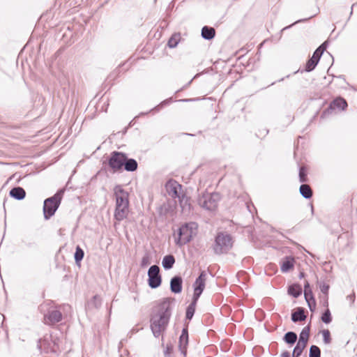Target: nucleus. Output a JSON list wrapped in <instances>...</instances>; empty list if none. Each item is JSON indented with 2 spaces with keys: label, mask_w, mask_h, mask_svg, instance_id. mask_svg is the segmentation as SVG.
Here are the masks:
<instances>
[{
  "label": "nucleus",
  "mask_w": 357,
  "mask_h": 357,
  "mask_svg": "<svg viewBox=\"0 0 357 357\" xmlns=\"http://www.w3.org/2000/svg\"><path fill=\"white\" fill-rule=\"evenodd\" d=\"M174 301V298H164L153 307L150 323L155 337H158L166 330L172 315Z\"/></svg>",
  "instance_id": "nucleus-1"
},
{
  "label": "nucleus",
  "mask_w": 357,
  "mask_h": 357,
  "mask_svg": "<svg viewBox=\"0 0 357 357\" xmlns=\"http://www.w3.org/2000/svg\"><path fill=\"white\" fill-rule=\"evenodd\" d=\"M108 165L114 173L124 169L127 172H135L138 167V163L134 158H128L125 153L114 151L110 153Z\"/></svg>",
  "instance_id": "nucleus-2"
},
{
  "label": "nucleus",
  "mask_w": 357,
  "mask_h": 357,
  "mask_svg": "<svg viewBox=\"0 0 357 357\" xmlns=\"http://www.w3.org/2000/svg\"><path fill=\"white\" fill-rule=\"evenodd\" d=\"M63 193V189L59 190L54 195L44 201L43 214L45 220L50 219L54 215L61 204Z\"/></svg>",
  "instance_id": "nucleus-3"
},
{
  "label": "nucleus",
  "mask_w": 357,
  "mask_h": 357,
  "mask_svg": "<svg viewBox=\"0 0 357 357\" xmlns=\"http://www.w3.org/2000/svg\"><path fill=\"white\" fill-rule=\"evenodd\" d=\"M233 246V239L230 234L227 232H219L217 234L213 250L216 255L227 253Z\"/></svg>",
  "instance_id": "nucleus-4"
},
{
  "label": "nucleus",
  "mask_w": 357,
  "mask_h": 357,
  "mask_svg": "<svg viewBox=\"0 0 357 357\" xmlns=\"http://www.w3.org/2000/svg\"><path fill=\"white\" fill-rule=\"evenodd\" d=\"M197 224L193 222L185 223L178 229V238L176 244L182 246L189 243L192 236L196 234Z\"/></svg>",
  "instance_id": "nucleus-5"
},
{
  "label": "nucleus",
  "mask_w": 357,
  "mask_h": 357,
  "mask_svg": "<svg viewBox=\"0 0 357 357\" xmlns=\"http://www.w3.org/2000/svg\"><path fill=\"white\" fill-rule=\"evenodd\" d=\"M220 195L218 192H204L198 198V204L203 208L213 211L218 207Z\"/></svg>",
  "instance_id": "nucleus-6"
},
{
  "label": "nucleus",
  "mask_w": 357,
  "mask_h": 357,
  "mask_svg": "<svg viewBox=\"0 0 357 357\" xmlns=\"http://www.w3.org/2000/svg\"><path fill=\"white\" fill-rule=\"evenodd\" d=\"M148 284L151 289H156L160 286L162 278L158 266L153 265L150 266L148 271Z\"/></svg>",
  "instance_id": "nucleus-7"
},
{
  "label": "nucleus",
  "mask_w": 357,
  "mask_h": 357,
  "mask_svg": "<svg viewBox=\"0 0 357 357\" xmlns=\"http://www.w3.org/2000/svg\"><path fill=\"white\" fill-rule=\"evenodd\" d=\"M207 273L205 271H202L199 275L196 278L194 284V294L192 298L199 299L204 290Z\"/></svg>",
  "instance_id": "nucleus-8"
},
{
  "label": "nucleus",
  "mask_w": 357,
  "mask_h": 357,
  "mask_svg": "<svg viewBox=\"0 0 357 357\" xmlns=\"http://www.w3.org/2000/svg\"><path fill=\"white\" fill-rule=\"evenodd\" d=\"M167 194L172 198H178L182 194V185L174 179H169L165 184Z\"/></svg>",
  "instance_id": "nucleus-9"
},
{
  "label": "nucleus",
  "mask_w": 357,
  "mask_h": 357,
  "mask_svg": "<svg viewBox=\"0 0 357 357\" xmlns=\"http://www.w3.org/2000/svg\"><path fill=\"white\" fill-rule=\"evenodd\" d=\"M62 320V313L58 310H49L44 315V323L48 326L54 325Z\"/></svg>",
  "instance_id": "nucleus-10"
},
{
  "label": "nucleus",
  "mask_w": 357,
  "mask_h": 357,
  "mask_svg": "<svg viewBox=\"0 0 357 357\" xmlns=\"http://www.w3.org/2000/svg\"><path fill=\"white\" fill-rule=\"evenodd\" d=\"M114 195L116 197V206L129 204L128 193L120 185L115 187Z\"/></svg>",
  "instance_id": "nucleus-11"
},
{
  "label": "nucleus",
  "mask_w": 357,
  "mask_h": 357,
  "mask_svg": "<svg viewBox=\"0 0 357 357\" xmlns=\"http://www.w3.org/2000/svg\"><path fill=\"white\" fill-rule=\"evenodd\" d=\"M188 344V328L182 330L181 335L179 337V349L184 356L187 354V346Z\"/></svg>",
  "instance_id": "nucleus-12"
},
{
  "label": "nucleus",
  "mask_w": 357,
  "mask_h": 357,
  "mask_svg": "<svg viewBox=\"0 0 357 357\" xmlns=\"http://www.w3.org/2000/svg\"><path fill=\"white\" fill-rule=\"evenodd\" d=\"M183 280L179 275L174 276L170 280V290L174 294H179L182 291Z\"/></svg>",
  "instance_id": "nucleus-13"
},
{
  "label": "nucleus",
  "mask_w": 357,
  "mask_h": 357,
  "mask_svg": "<svg viewBox=\"0 0 357 357\" xmlns=\"http://www.w3.org/2000/svg\"><path fill=\"white\" fill-rule=\"evenodd\" d=\"M179 204L183 213H189L191 211V204L190 203V198L185 195L182 194L178 197Z\"/></svg>",
  "instance_id": "nucleus-14"
},
{
  "label": "nucleus",
  "mask_w": 357,
  "mask_h": 357,
  "mask_svg": "<svg viewBox=\"0 0 357 357\" xmlns=\"http://www.w3.org/2000/svg\"><path fill=\"white\" fill-rule=\"evenodd\" d=\"M128 211V205L116 206L114 218L118 221H121L126 218Z\"/></svg>",
  "instance_id": "nucleus-15"
},
{
  "label": "nucleus",
  "mask_w": 357,
  "mask_h": 357,
  "mask_svg": "<svg viewBox=\"0 0 357 357\" xmlns=\"http://www.w3.org/2000/svg\"><path fill=\"white\" fill-rule=\"evenodd\" d=\"M10 196L16 200H22L26 196V192L22 187L13 188L9 192Z\"/></svg>",
  "instance_id": "nucleus-16"
},
{
  "label": "nucleus",
  "mask_w": 357,
  "mask_h": 357,
  "mask_svg": "<svg viewBox=\"0 0 357 357\" xmlns=\"http://www.w3.org/2000/svg\"><path fill=\"white\" fill-rule=\"evenodd\" d=\"M306 315L305 314V309L301 307H298L294 312L291 313V320L293 322H298L305 321Z\"/></svg>",
  "instance_id": "nucleus-17"
},
{
  "label": "nucleus",
  "mask_w": 357,
  "mask_h": 357,
  "mask_svg": "<svg viewBox=\"0 0 357 357\" xmlns=\"http://www.w3.org/2000/svg\"><path fill=\"white\" fill-rule=\"evenodd\" d=\"M201 34L203 38L210 40L215 37V30L213 27L204 26L202 29Z\"/></svg>",
  "instance_id": "nucleus-18"
},
{
  "label": "nucleus",
  "mask_w": 357,
  "mask_h": 357,
  "mask_svg": "<svg viewBox=\"0 0 357 357\" xmlns=\"http://www.w3.org/2000/svg\"><path fill=\"white\" fill-rule=\"evenodd\" d=\"M347 107V102L343 98H335L329 106V108L333 109L335 108H338L342 110H344Z\"/></svg>",
  "instance_id": "nucleus-19"
},
{
  "label": "nucleus",
  "mask_w": 357,
  "mask_h": 357,
  "mask_svg": "<svg viewBox=\"0 0 357 357\" xmlns=\"http://www.w3.org/2000/svg\"><path fill=\"white\" fill-rule=\"evenodd\" d=\"M294 260L291 257H286L281 264V271L287 273L294 268Z\"/></svg>",
  "instance_id": "nucleus-20"
},
{
  "label": "nucleus",
  "mask_w": 357,
  "mask_h": 357,
  "mask_svg": "<svg viewBox=\"0 0 357 357\" xmlns=\"http://www.w3.org/2000/svg\"><path fill=\"white\" fill-rule=\"evenodd\" d=\"M175 263V258L172 255H165L162 261V266L165 270L171 269Z\"/></svg>",
  "instance_id": "nucleus-21"
},
{
  "label": "nucleus",
  "mask_w": 357,
  "mask_h": 357,
  "mask_svg": "<svg viewBox=\"0 0 357 357\" xmlns=\"http://www.w3.org/2000/svg\"><path fill=\"white\" fill-rule=\"evenodd\" d=\"M310 332V326L308 325V326H305L302 329V331L299 335V339H298V342L305 344L307 345L308 340H309Z\"/></svg>",
  "instance_id": "nucleus-22"
},
{
  "label": "nucleus",
  "mask_w": 357,
  "mask_h": 357,
  "mask_svg": "<svg viewBox=\"0 0 357 357\" xmlns=\"http://www.w3.org/2000/svg\"><path fill=\"white\" fill-rule=\"evenodd\" d=\"M299 192L303 197L309 199L312 197L313 192L310 186L307 184H302L299 188Z\"/></svg>",
  "instance_id": "nucleus-23"
},
{
  "label": "nucleus",
  "mask_w": 357,
  "mask_h": 357,
  "mask_svg": "<svg viewBox=\"0 0 357 357\" xmlns=\"http://www.w3.org/2000/svg\"><path fill=\"white\" fill-rule=\"evenodd\" d=\"M288 294L294 298L299 297L302 294V287L298 284H293L288 287Z\"/></svg>",
  "instance_id": "nucleus-24"
},
{
  "label": "nucleus",
  "mask_w": 357,
  "mask_h": 357,
  "mask_svg": "<svg viewBox=\"0 0 357 357\" xmlns=\"http://www.w3.org/2000/svg\"><path fill=\"white\" fill-rule=\"evenodd\" d=\"M198 299H195L192 298L191 303L187 307L186 309V314L185 317L187 319H192L195 312V307L197 305Z\"/></svg>",
  "instance_id": "nucleus-25"
},
{
  "label": "nucleus",
  "mask_w": 357,
  "mask_h": 357,
  "mask_svg": "<svg viewBox=\"0 0 357 357\" xmlns=\"http://www.w3.org/2000/svg\"><path fill=\"white\" fill-rule=\"evenodd\" d=\"M297 335L293 331L286 333L283 337V340L289 344L293 345L297 340Z\"/></svg>",
  "instance_id": "nucleus-26"
},
{
  "label": "nucleus",
  "mask_w": 357,
  "mask_h": 357,
  "mask_svg": "<svg viewBox=\"0 0 357 357\" xmlns=\"http://www.w3.org/2000/svg\"><path fill=\"white\" fill-rule=\"evenodd\" d=\"M181 39L180 33H174L173 34L168 40L167 46L170 48L176 47Z\"/></svg>",
  "instance_id": "nucleus-27"
},
{
  "label": "nucleus",
  "mask_w": 357,
  "mask_h": 357,
  "mask_svg": "<svg viewBox=\"0 0 357 357\" xmlns=\"http://www.w3.org/2000/svg\"><path fill=\"white\" fill-rule=\"evenodd\" d=\"M304 297L305 301L312 300L314 302V295L312 294V289L310 287V284L307 281L305 282L304 284Z\"/></svg>",
  "instance_id": "nucleus-28"
},
{
  "label": "nucleus",
  "mask_w": 357,
  "mask_h": 357,
  "mask_svg": "<svg viewBox=\"0 0 357 357\" xmlns=\"http://www.w3.org/2000/svg\"><path fill=\"white\" fill-rule=\"evenodd\" d=\"M306 344L297 342L296 347L294 349L292 357H299L302 354L303 351L304 350Z\"/></svg>",
  "instance_id": "nucleus-29"
},
{
  "label": "nucleus",
  "mask_w": 357,
  "mask_h": 357,
  "mask_svg": "<svg viewBox=\"0 0 357 357\" xmlns=\"http://www.w3.org/2000/svg\"><path fill=\"white\" fill-rule=\"evenodd\" d=\"M84 256V250L79 245H77L76 247L75 252L74 255L75 263L77 264H78L83 259Z\"/></svg>",
  "instance_id": "nucleus-30"
},
{
  "label": "nucleus",
  "mask_w": 357,
  "mask_h": 357,
  "mask_svg": "<svg viewBox=\"0 0 357 357\" xmlns=\"http://www.w3.org/2000/svg\"><path fill=\"white\" fill-rule=\"evenodd\" d=\"M318 63H319V61H317V60L311 57L310 59H309L307 60V61L306 63L305 71H306V72L312 71L315 68V67L317 66Z\"/></svg>",
  "instance_id": "nucleus-31"
},
{
  "label": "nucleus",
  "mask_w": 357,
  "mask_h": 357,
  "mask_svg": "<svg viewBox=\"0 0 357 357\" xmlns=\"http://www.w3.org/2000/svg\"><path fill=\"white\" fill-rule=\"evenodd\" d=\"M309 357H321V350L319 347L312 345L310 347Z\"/></svg>",
  "instance_id": "nucleus-32"
},
{
  "label": "nucleus",
  "mask_w": 357,
  "mask_h": 357,
  "mask_svg": "<svg viewBox=\"0 0 357 357\" xmlns=\"http://www.w3.org/2000/svg\"><path fill=\"white\" fill-rule=\"evenodd\" d=\"M298 177H299L300 182L305 183L307 181V169L305 167H301L299 168Z\"/></svg>",
  "instance_id": "nucleus-33"
},
{
  "label": "nucleus",
  "mask_w": 357,
  "mask_h": 357,
  "mask_svg": "<svg viewBox=\"0 0 357 357\" xmlns=\"http://www.w3.org/2000/svg\"><path fill=\"white\" fill-rule=\"evenodd\" d=\"M321 319L324 324H330L331 322L332 317L329 309H326L324 311V312L321 315Z\"/></svg>",
  "instance_id": "nucleus-34"
},
{
  "label": "nucleus",
  "mask_w": 357,
  "mask_h": 357,
  "mask_svg": "<svg viewBox=\"0 0 357 357\" xmlns=\"http://www.w3.org/2000/svg\"><path fill=\"white\" fill-rule=\"evenodd\" d=\"M323 340L325 344H329L331 342V333L328 330L322 331Z\"/></svg>",
  "instance_id": "nucleus-35"
},
{
  "label": "nucleus",
  "mask_w": 357,
  "mask_h": 357,
  "mask_svg": "<svg viewBox=\"0 0 357 357\" xmlns=\"http://www.w3.org/2000/svg\"><path fill=\"white\" fill-rule=\"evenodd\" d=\"M173 102V100L172 98H167L163 101H162L158 105L154 107V109L158 111L160 108L164 107L165 105H169L171 102Z\"/></svg>",
  "instance_id": "nucleus-36"
},
{
  "label": "nucleus",
  "mask_w": 357,
  "mask_h": 357,
  "mask_svg": "<svg viewBox=\"0 0 357 357\" xmlns=\"http://www.w3.org/2000/svg\"><path fill=\"white\" fill-rule=\"evenodd\" d=\"M319 288H320L321 291L326 296H327V295L328 294V290H329V285L326 283L323 282V283L320 284Z\"/></svg>",
  "instance_id": "nucleus-37"
},
{
  "label": "nucleus",
  "mask_w": 357,
  "mask_h": 357,
  "mask_svg": "<svg viewBox=\"0 0 357 357\" xmlns=\"http://www.w3.org/2000/svg\"><path fill=\"white\" fill-rule=\"evenodd\" d=\"M150 264V257L149 255H146L144 256L141 261V266L142 267L146 266Z\"/></svg>",
  "instance_id": "nucleus-38"
},
{
  "label": "nucleus",
  "mask_w": 357,
  "mask_h": 357,
  "mask_svg": "<svg viewBox=\"0 0 357 357\" xmlns=\"http://www.w3.org/2000/svg\"><path fill=\"white\" fill-rule=\"evenodd\" d=\"M92 303L96 307H98L101 305V299L99 296L96 295L93 297Z\"/></svg>",
  "instance_id": "nucleus-39"
},
{
  "label": "nucleus",
  "mask_w": 357,
  "mask_h": 357,
  "mask_svg": "<svg viewBox=\"0 0 357 357\" xmlns=\"http://www.w3.org/2000/svg\"><path fill=\"white\" fill-rule=\"evenodd\" d=\"M307 305L310 310V311L313 312L315 310L316 307V301L315 298H314V302L312 300H307L306 301Z\"/></svg>",
  "instance_id": "nucleus-40"
},
{
  "label": "nucleus",
  "mask_w": 357,
  "mask_h": 357,
  "mask_svg": "<svg viewBox=\"0 0 357 357\" xmlns=\"http://www.w3.org/2000/svg\"><path fill=\"white\" fill-rule=\"evenodd\" d=\"M356 296L355 293H352L349 295H348L346 298L347 301L349 302V305H352L355 301Z\"/></svg>",
  "instance_id": "nucleus-41"
},
{
  "label": "nucleus",
  "mask_w": 357,
  "mask_h": 357,
  "mask_svg": "<svg viewBox=\"0 0 357 357\" xmlns=\"http://www.w3.org/2000/svg\"><path fill=\"white\" fill-rule=\"evenodd\" d=\"M321 55L319 54L317 52L314 51L312 54V58L317 60V61H319V59L321 58Z\"/></svg>",
  "instance_id": "nucleus-42"
},
{
  "label": "nucleus",
  "mask_w": 357,
  "mask_h": 357,
  "mask_svg": "<svg viewBox=\"0 0 357 357\" xmlns=\"http://www.w3.org/2000/svg\"><path fill=\"white\" fill-rule=\"evenodd\" d=\"M171 352H172V348L167 347L165 351H164V354H165V356H167L171 354Z\"/></svg>",
  "instance_id": "nucleus-43"
},
{
  "label": "nucleus",
  "mask_w": 357,
  "mask_h": 357,
  "mask_svg": "<svg viewBox=\"0 0 357 357\" xmlns=\"http://www.w3.org/2000/svg\"><path fill=\"white\" fill-rule=\"evenodd\" d=\"M327 46H328V41L326 40V41L324 42L319 47H321V49H322L324 51H325Z\"/></svg>",
  "instance_id": "nucleus-44"
},
{
  "label": "nucleus",
  "mask_w": 357,
  "mask_h": 357,
  "mask_svg": "<svg viewBox=\"0 0 357 357\" xmlns=\"http://www.w3.org/2000/svg\"><path fill=\"white\" fill-rule=\"evenodd\" d=\"M327 46H328V41L326 40V41L324 42L319 47H321V49H322L324 51H325Z\"/></svg>",
  "instance_id": "nucleus-45"
},
{
  "label": "nucleus",
  "mask_w": 357,
  "mask_h": 357,
  "mask_svg": "<svg viewBox=\"0 0 357 357\" xmlns=\"http://www.w3.org/2000/svg\"><path fill=\"white\" fill-rule=\"evenodd\" d=\"M280 357H290V353L285 351L281 354Z\"/></svg>",
  "instance_id": "nucleus-46"
},
{
  "label": "nucleus",
  "mask_w": 357,
  "mask_h": 357,
  "mask_svg": "<svg viewBox=\"0 0 357 357\" xmlns=\"http://www.w3.org/2000/svg\"><path fill=\"white\" fill-rule=\"evenodd\" d=\"M301 20H298V21L295 22L294 23L291 24V25L285 26L284 28H283V29H282V31H284V30H286V29H289V28H290V27H291V26H292L294 24H296V23L299 22H301Z\"/></svg>",
  "instance_id": "nucleus-47"
},
{
  "label": "nucleus",
  "mask_w": 357,
  "mask_h": 357,
  "mask_svg": "<svg viewBox=\"0 0 357 357\" xmlns=\"http://www.w3.org/2000/svg\"><path fill=\"white\" fill-rule=\"evenodd\" d=\"M316 52H317L319 54H320L321 55L323 54L324 53V50L322 49H321L320 47H317V50H315Z\"/></svg>",
  "instance_id": "nucleus-48"
},
{
  "label": "nucleus",
  "mask_w": 357,
  "mask_h": 357,
  "mask_svg": "<svg viewBox=\"0 0 357 357\" xmlns=\"http://www.w3.org/2000/svg\"><path fill=\"white\" fill-rule=\"evenodd\" d=\"M316 52H317L319 54H320L321 55L323 54L324 53V50L322 49H321L320 47H317V50H315Z\"/></svg>",
  "instance_id": "nucleus-49"
},
{
  "label": "nucleus",
  "mask_w": 357,
  "mask_h": 357,
  "mask_svg": "<svg viewBox=\"0 0 357 357\" xmlns=\"http://www.w3.org/2000/svg\"><path fill=\"white\" fill-rule=\"evenodd\" d=\"M190 100H191L190 99H182V100H179L178 101L188 102V101H190Z\"/></svg>",
  "instance_id": "nucleus-50"
},
{
  "label": "nucleus",
  "mask_w": 357,
  "mask_h": 357,
  "mask_svg": "<svg viewBox=\"0 0 357 357\" xmlns=\"http://www.w3.org/2000/svg\"><path fill=\"white\" fill-rule=\"evenodd\" d=\"M303 276H304V273H300L299 278H302Z\"/></svg>",
  "instance_id": "nucleus-51"
},
{
  "label": "nucleus",
  "mask_w": 357,
  "mask_h": 357,
  "mask_svg": "<svg viewBox=\"0 0 357 357\" xmlns=\"http://www.w3.org/2000/svg\"><path fill=\"white\" fill-rule=\"evenodd\" d=\"M311 207H312V213H313V211H314L313 206H312Z\"/></svg>",
  "instance_id": "nucleus-52"
},
{
  "label": "nucleus",
  "mask_w": 357,
  "mask_h": 357,
  "mask_svg": "<svg viewBox=\"0 0 357 357\" xmlns=\"http://www.w3.org/2000/svg\"><path fill=\"white\" fill-rule=\"evenodd\" d=\"M283 79H284L283 78H281V79L279 80V82H281V81H282Z\"/></svg>",
  "instance_id": "nucleus-53"
},
{
  "label": "nucleus",
  "mask_w": 357,
  "mask_h": 357,
  "mask_svg": "<svg viewBox=\"0 0 357 357\" xmlns=\"http://www.w3.org/2000/svg\"><path fill=\"white\" fill-rule=\"evenodd\" d=\"M352 13H353V11L351 10V11L350 12V15H352Z\"/></svg>",
  "instance_id": "nucleus-54"
}]
</instances>
